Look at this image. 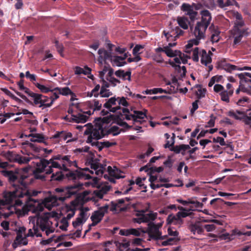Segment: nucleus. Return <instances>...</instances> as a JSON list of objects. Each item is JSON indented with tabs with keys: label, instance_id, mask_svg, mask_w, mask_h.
Masks as SVG:
<instances>
[{
	"label": "nucleus",
	"instance_id": "f257e3e1",
	"mask_svg": "<svg viewBox=\"0 0 251 251\" xmlns=\"http://www.w3.org/2000/svg\"><path fill=\"white\" fill-rule=\"evenodd\" d=\"M82 184H75L65 188H57L55 189L56 192L60 193L59 196L50 195L46 198L43 203L44 206L49 210L52 207L58 206L59 202H63L66 199L71 197L77 194L78 189L81 188Z\"/></svg>",
	"mask_w": 251,
	"mask_h": 251
},
{
	"label": "nucleus",
	"instance_id": "f03ea898",
	"mask_svg": "<svg viewBox=\"0 0 251 251\" xmlns=\"http://www.w3.org/2000/svg\"><path fill=\"white\" fill-rule=\"evenodd\" d=\"M201 20L197 23L193 31L196 38L190 40L185 46L186 49H190L193 45H198L200 43L199 41L205 37V31L210 25L212 17L211 13L207 10H201Z\"/></svg>",
	"mask_w": 251,
	"mask_h": 251
},
{
	"label": "nucleus",
	"instance_id": "7ed1b4c3",
	"mask_svg": "<svg viewBox=\"0 0 251 251\" xmlns=\"http://www.w3.org/2000/svg\"><path fill=\"white\" fill-rule=\"evenodd\" d=\"M236 21L232 29L230 30L231 36L234 38L233 45L239 43L244 35H248V28L244 27L245 23L241 14L237 13Z\"/></svg>",
	"mask_w": 251,
	"mask_h": 251
},
{
	"label": "nucleus",
	"instance_id": "20e7f679",
	"mask_svg": "<svg viewBox=\"0 0 251 251\" xmlns=\"http://www.w3.org/2000/svg\"><path fill=\"white\" fill-rule=\"evenodd\" d=\"M15 191H19L22 192L26 191L27 192L26 195L23 194L22 195V197H17L15 201V204L16 206H22V205L24 203L27 207L31 208L35 206V203L37 202V201L32 199L31 197L37 196L38 193V192L34 191L31 193L26 189V186L25 187H19L18 188H16Z\"/></svg>",
	"mask_w": 251,
	"mask_h": 251
},
{
	"label": "nucleus",
	"instance_id": "39448f33",
	"mask_svg": "<svg viewBox=\"0 0 251 251\" xmlns=\"http://www.w3.org/2000/svg\"><path fill=\"white\" fill-rule=\"evenodd\" d=\"M3 175L8 178L9 181L11 183L18 182L19 183L18 186H16L15 184H13V185L16 188L20 187H25L27 185V183L25 181V179L27 178V176L26 175H21L17 172H14L12 171H2Z\"/></svg>",
	"mask_w": 251,
	"mask_h": 251
},
{
	"label": "nucleus",
	"instance_id": "423d86ee",
	"mask_svg": "<svg viewBox=\"0 0 251 251\" xmlns=\"http://www.w3.org/2000/svg\"><path fill=\"white\" fill-rule=\"evenodd\" d=\"M85 175L82 172L78 170L75 171H69L66 174H63L60 170L51 175V180L61 181L66 177L69 180H75L77 179L82 178Z\"/></svg>",
	"mask_w": 251,
	"mask_h": 251
},
{
	"label": "nucleus",
	"instance_id": "0eeeda50",
	"mask_svg": "<svg viewBox=\"0 0 251 251\" xmlns=\"http://www.w3.org/2000/svg\"><path fill=\"white\" fill-rule=\"evenodd\" d=\"M27 192L25 191H13L12 192H7L4 194L3 198L4 200L0 199V209L2 208V206L7 204H13L16 206L15 204V201L17 197H22V195L24 194H26Z\"/></svg>",
	"mask_w": 251,
	"mask_h": 251
},
{
	"label": "nucleus",
	"instance_id": "6e6552de",
	"mask_svg": "<svg viewBox=\"0 0 251 251\" xmlns=\"http://www.w3.org/2000/svg\"><path fill=\"white\" fill-rule=\"evenodd\" d=\"M89 133H90V135L88 137L87 142L92 144L93 143L92 142L93 139L99 140L106 136L105 134V127H103L101 125H99L91 131L87 130L85 131V134H89Z\"/></svg>",
	"mask_w": 251,
	"mask_h": 251
},
{
	"label": "nucleus",
	"instance_id": "1a4fd4ad",
	"mask_svg": "<svg viewBox=\"0 0 251 251\" xmlns=\"http://www.w3.org/2000/svg\"><path fill=\"white\" fill-rule=\"evenodd\" d=\"M228 115L233 117L236 120H242L247 125H250L251 128V110H248L247 113L239 110H230Z\"/></svg>",
	"mask_w": 251,
	"mask_h": 251
},
{
	"label": "nucleus",
	"instance_id": "9d476101",
	"mask_svg": "<svg viewBox=\"0 0 251 251\" xmlns=\"http://www.w3.org/2000/svg\"><path fill=\"white\" fill-rule=\"evenodd\" d=\"M142 231L143 233H147L148 234L149 237L148 240L149 241L151 240L157 241L158 238H160L161 234H162L161 231L156 227L155 224L152 222H149L148 224L147 229Z\"/></svg>",
	"mask_w": 251,
	"mask_h": 251
},
{
	"label": "nucleus",
	"instance_id": "9b49d317",
	"mask_svg": "<svg viewBox=\"0 0 251 251\" xmlns=\"http://www.w3.org/2000/svg\"><path fill=\"white\" fill-rule=\"evenodd\" d=\"M48 162L45 159H41L39 162L36 163V167L33 172L35 179H45V176L41 174L45 171L47 172V170L48 169Z\"/></svg>",
	"mask_w": 251,
	"mask_h": 251
},
{
	"label": "nucleus",
	"instance_id": "f8f14e48",
	"mask_svg": "<svg viewBox=\"0 0 251 251\" xmlns=\"http://www.w3.org/2000/svg\"><path fill=\"white\" fill-rule=\"evenodd\" d=\"M106 102L103 104V107L112 113H116L120 110L121 107L118 105V99L116 96L105 100Z\"/></svg>",
	"mask_w": 251,
	"mask_h": 251
},
{
	"label": "nucleus",
	"instance_id": "ddd939ff",
	"mask_svg": "<svg viewBox=\"0 0 251 251\" xmlns=\"http://www.w3.org/2000/svg\"><path fill=\"white\" fill-rule=\"evenodd\" d=\"M109 206L107 204H105L103 206H101L99 208L98 210L95 211L91 216V220H95L96 221H99L100 223L102 220L105 213L108 212Z\"/></svg>",
	"mask_w": 251,
	"mask_h": 251
},
{
	"label": "nucleus",
	"instance_id": "4468645a",
	"mask_svg": "<svg viewBox=\"0 0 251 251\" xmlns=\"http://www.w3.org/2000/svg\"><path fill=\"white\" fill-rule=\"evenodd\" d=\"M180 9L185 13V15L189 16L191 20H194L198 15V12L194 11L192 6L188 3H183Z\"/></svg>",
	"mask_w": 251,
	"mask_h": 251
},
{
	"label": "nucleus",
	"instance_id": "2eb2a0df",
	"mask_svg": "<svg viewBox=\"0 0 251 251\" xmlns=\"http://www.w3.org/2000/svg\"><path fill=\"white\" fill-rule=\"evenodd\" d=\"M98 54L99 56L98 61L100 64H102L103 62H105L106 60L111 61L113 58V56L112 55V52L108 51L104 49H99Z\"/></svg>",
	"mask_w": 251,
	"mask_h": 251
},
{
	"label": "nucleus",
	"instance_id": "dca6fc26",
	"mask_svg": "<svg viewBox=\"0 0 251 251\" xmlns=\"http://www.w3.org/2000/svg\"><path fill=\"white\" fill-rule=\"evenodd\" d=\"M50 222L47 215H44L39 218L37 221V225H39L42 231H45L50 226Z\"/></svg>",
	"mask_w": 251,
	"mask_h": 251
},
{
	"label": "nucleus",
	"instance_id": "f3484780",
	"mask_svg": "<svg viewBox=\"0 0 251 251\" xmlns=\"http://www.w3.org/2000/svg\"><path fill=\"white\" fill-rule=\"evenodd\" d=\"M27 95L30 97L33 100V102H31L30 104L35 105L38 104L41 105L42 99L44 98L43 95L34 93L31 91H30Z\"/></svg>",
	"mask_w": 251,
	"mask_h": 251
},
{
	"label": "nucleus",
	"instance_id": "a211bd4d",
	"mask_svg": "<svg viewBox=\"0 0 251 251\" xmlns=\"http://www.w3.org/2000/svg\"><path fill=\"white\" fill-rule=\"evenodd\" d=\"M166 223L167 225H181L183 223V220L177 218V214L176 215L171 214L168 215Z\"/></svg>",
	"mask_w": 251,
	"mask_h": 251
},
{
	"label": "nucleus",
	"instance_id": "6ab92c4d",
	"mask_svg": "<svg viewBox=\"0 0 251 251\" xmlns=\"http://www.w3.org/2000/svg\"><path fill=\"white\" fill-rule=\"evenodd\" d=\"M200 224V222L199 221L194 224H191L189 225L188 228L194 234L196 232L199 234H202L204 232V229Z\"/></svg>",
	"mask_w": 251,
	"mask_h": 251
},
{
	"label": "nucleus",
	"instance_id": "aec40b11",
	"mask_svg": "<svg viewBox=\"0 0 251 251\" xmlns=\"http://www.w3.org/2000/svg\"><path fill=\"white\" fill-rule=\"evenodd\" d=\"M190 149L189 145L181 144L179 146H173L170 148V151L175 152L176 153H181L182 155L185 154V151L186 150Z\"/></svg>",
	"mask_w": 251,
	"mask_h": 251
},
{
	"label": "nucleus",
	"instance_id": "412c9836",
	"mask_svg": "<svg viewBox=\"0 0 251 251\" xmlns=\"http://www.w3.org/2000/svg\"><path fill=\"white\" fill-rule=\"evenodd\" d=\"M219 67L230 73L234 70H238V67L226 62L225 60L222 61L219 64Z\"/></svg>",
	"mask_w": 251,
	"mask_h": 251
},
{
	"label": "nucleus",
	"instance_id": "4be33fe9",
	"mask_svg": "<svg viewBox=\"0 0 251 251\" xmlns=\"http://www.w3.org/2000/svg\"><path fill=\"white\" fill-rule=\"evenodd\" d=\"M115 145H116V142H110L109 141L103 142H99L98 141H96L92 143V145L93 146H97L100 151H101L104 147L109 148Z\"/></svg>",
	"mask_w": 251,
	"mask_h": 251
},
{
	"label": "nucleus",
	"instance_id": "5701e85b",
	"mask_svg": "<svg viewBox=\"0 0 251 251\" xmlns=\"http://www.w3.org/2000/svg\"><path fill=\"white\" fill-rule=\"evenodd\" d=\"M72 117L73 119L72 120L76 123H84L88 119L87 116L80 113L75 115H72Z\"/></svg>",
	"mask_w": 251,
	"mask_h": 251
},
{
	"label": "nucleus",
	"instance_id": "b1692460",
	"mask_svg": "<svg viewBox=\"0 0 251 251\" xmlns=\"http://www.w3.org/2000/svg\"><path fill=\"white\" fill-rule=\"evenodd\" d=\"M52 91H58L59 94L63 96H75V93H73L68 87L63 88L56 87L54 88Z\"/></svg>",
	"mask_w": 251,
	"mask_h": 251
},
{
	"label": "nucleus",
	"instance_id": "393cba45",
	"mask_svg": "<svg viewBox=\"0 0 251 251\" xmlns=\"http://www.w3.org/2000/svg\"><path fill=\"white\" fill-rule=\"evenodd\" d=\"M215 26L212 24H211L209 29L211 31L212 35L211 37V41L212 42H218L219 41L220 37H219V34L220 32L217 30L215 29Z\"/></svg>",
	"mask_w": 251,
	"mask_h": 251
},
{
	"label": "nucleus",
	"instance_id": "a878e982",
	"mask_svg": "<svg viewBox=\"0 0 251 251\" xmlns=\"http://www.w3.org/2000/svg\"><path fill=\"white\" fill-rule=\"evenodd\" d=\"M212 61V59L210 56L207 53L205 50H202L201 51V64L207 66L209 63H210Z\"/></svg>",
	"mask_w": 251,
	"mask_h": 251
},
{
	"label": "nucleus",
	"instance_id": "bb28decb",
	"mask_svg": "<svg viewBox=\"0 0 251 251\" xmlns=\"http://www.w3.org/2000/svg\"><path fill=\"white\" fill-rule=\"evenodd\" d=\"M233 90H230L229 91L224 90L220 93L221 99L222 101L229 102V97L231 96L233 94Z\"/></svg>",
	"mask_w": 251,
	"mask_h": 251
},
{
	"label": "nucleus",
	"instance_id": "cd10ccee",
	"mask_svg": "<svg viewBox=\"0 0 251 251\" xmlns=\"http://www.w3.org/2000/svg\"><path fill=\"white\" fill-rule=\"evenodd\" d=\"M115 118V115L109 114L108 116L103 118H99L98 120L100 122V124L99 125H101L103 126L104 124H108L111 122H114Z\"/></svg>",
	"mask_w": 251,
	"mask_h": 251
},
{
	"label": "nucleus",
	"instance_id": "c85d7f7f",
	"mask_svg": "<svg viewBox=\"0 0 251 251\" xmlns=\"http://www.w3.org/2000/svg\"><path fill=\"white\" fill-rule=\"evenodd\" d=\"M122 130V129L120 130L119 127L117 126H114L108 129H106L105 128V134L106 135H108L109 134H112L113 136H117L121 132V131Z\"/></svg>",
	"mask_w": 251,
	"mask_h": 251
},
{
	"label": "nucleus",
	"instance_id": "c756f323",
	"mask_svg": "<svg viewBox=\"0 0 251 251\" xmlns=\"http://www.w3.org/2000/svg\"><path fill=\"white\" fill-rule=\"evenodd\" d=\"M18 154L11 151L2 153V156L10 162L16 161Z\"/></svg>",
	"mask_w": 251,
	"mask_h": 251
},
{
	"label": "nucleus",
	"instance_id": "7c9ffc66",
	"mask_svg": "<svg viewBox=\"0 0 251 251\" xmlns=\"http://www.w3.org/2000/svg\"><path fill=\"white\" fill-rule=\"evenodd\" d=\"M143 93L147 95L151 94H156L157 93H169L166 90L163 89L161 88H154L150 90L147 89Z\"/></svg>",
	"mask_w": 251,
	"mask_h": 251
},
{
	"label": "nucleus",
	"instance_id": "2f4dec72",
	"mask_svg": "<svg viewBox=\"0 0 251 251\" xmlns=\"http://www.w3.org/2000/svg\"><path fill=\"white\" fill-rule=\"evenodd\" d=\"M141 212H142L141 214H137V216H140L139 217L133 219V222L134 223L138 224H141L142 223H148V220L144 215V213L146 212V211L143 210Z\"/></svg>",
	"mask_w": 251,
	"mask_h": 251
},
{
	"label": "nucleus",
	"instance_id": "473e14b6",
	"mask_svg": "<svg viewBox=\"0 0 251 251\" xmlns=\"http://www.w3.org/2000/svg\"><path fill=\"white\" fill-rule=\"evenodd\" d=\"M38 227L34 225L32 229H28V233L26 234L25 236L26 237H33L34 235H36L37 237H42V234L38 233Z\"/></svg>",
	"mask_w": 251,
	"mask_h": 251
},
{
	"label": "nucleus",
	"instance_id": "72a5a7b5",
	"mask_svg": "<svg viewBox=\"0 0 251 251\" xmlns=\"http://www.w3.org/2000/svg\"><path fill=\"white\" fill-rule=\"evenodd\" d=\"M111 62L113 66L118 67L123 66L126 64V61L121 60L119 56H114Z\"/></svg>",
	"mask_w": 251,
	"mask_h": 251
},
{
	"label": "nucleus",
	"instance_id": "f704fd0d",
	"mask_svg": "<svg viewBox=\"0 0 251 251\" xmlns=\"http://www.w3.org/2000/svg\"><path fill=\"white\" fill-rule=\"evenodd\" d=\"M177 23L179 25L183 28L186 29L188 28V26L187 24V19L184 17H178L177 19Z\"/></svg>",
	"mask_w": 251,
	"mask_h": 251
},
{
	"label": "nucleus",
	"instance_id": "c9c22d12",
	"mask_svg": "<svg viewBox=\"0 0 251 251\" xmlns=\"http://www.w3.org/2000/svg\"><path fill=\"white\" fill-rule=\"evenodd\" d=\"M163 33L166 37L167 41H175L176 38V33L174 32V30H171L170 32L163 31Z\"/></svg>",
	"mask_w": 251,
	"mask_h": 251
},
{
	"label": "nucleus",
	"instance_id": "e433bc0d",
	"mask_svg": "<svg viewBox=\"0 0 251 251\" xmlns=\"http://www.w3.org/2000/svg\"><path fill=\"white\" fill-rule=\"evenodd\" d=\"M123 114L121 112H119V114L117 115H115V118L114 119V122L116 123L120 126H124V125H127V123L123 121L124 119L122 118Z\"/></svg>",
	"mask_w": 251,
	"mask_h": 251
},
{
	"label": "nucleus",
	"instance_id": "4c0bfd02",
	"mask_svg": "<svg viewBox=\"0 0 251 251\" xmlns=\"http://www.w3.org/2000/svg\"><path fill=\"white\" fill-rule=\"evenodd\" d=\"M122 112L123 119H126V120H131L132 117H133V115L132 114H130V111L128 108L124 107L122 108Z\"/></svg>",
	"mask_w": 251,
	"mask_h": 251
},
{
	"label": "nucleus",
	"instance_id": "58836bf2",
	"mask_svg": "<svg viewBox=\"0 0 251 251\" xmlns=\"http://www.w3.org/2000/svg\"><path fill=\"white\" fill-rule=\"evenodd\" d=\"M35 139L31 138L30 139L31 142H39L45 143V137L42 134L39 133H35L34 136Z\"/></svg>",
	"mask_w": 251,
	"mask_h": 251
},
{
	"label": "nucleus",
	"instance_id": "ea45409f",
	"mask_svg": "<svg viewBox=\"0 0 251 251\" xmlns=\"http://www.w3.org/2000/svg\"><path fill=\"white\" fill-rule=\"evenodd\" d=\"M99 160L97 159H94L93 158H91L89 161L91 168L94 170L99 169L101 164L99 163Z\"/></svg>",
	"mask_w": 251,
	"mask_h": 251
},
{
	"label": "nucleus",
	"instance_id": "a19ab883",
	"mask_svg": "<svg viewBox=\"0 0 251 251\" xmlns=\"http://www.w3.org/2000/svg\"><path fill=\"white\" fill-rule=\"evenodd\" d=\"M53 168L59 169L61 168V166L57 162L54 161L52 162V164L50 165L48 169L47 170L46 174H54L55 173H53Z\"/></svg>",
	"mask_w": 251,
	"mask_h": 251
},
{
	"label": "nucleus",
	"instance_id": "79ce46f5",
	"mask_svg": "<svg viewBox=\"0 0 251 251\" xmlns=\"http://www.w3.org/2000/svg\"><path fill=\"white\" fill-rule=\"evenodd\" d=\"M43 97L44 98L42 99V104L41 105H39V107H49L51 106V105L53 104V102L52 100H50V103H48V102L49 101L50 99V98H49L47 96H45L43 95Z\"/></svg>",
	"mask_w": 251,
	"mask_h": 251
},
{
	"label": "nucleus",
	"instance_id": "37998d69",
	"mask_svg": "<svg viewBox=\"0 0 251 251\" xmlns=\"http://www.w3.org/2000/svg\"><path fill=\"white\" fill-rule=\"evenodd\" d=\"M70 158V156L69 155H63L62 160V161L63 163V164H65V163H67L69 166L74 165L75 167H77V163L76 161H71Z\"/></svg>",
	"mask_w": 251,
	"mask_h": 251
},
{
	"label": "nucleus",
	"instance_id": "c03bdc74",
	"mask_svg": "<svg viewBox=\"0 0 251 251\" xmlns=\"http://www.w3.org/2000/svg\"><path fill=\"white\" fill-rule=\"evenodd\" d=\"M196 87H199L198 91L196 92V96L198 100L201 99L205 97V94L206 90L204 88L202 89L200 85H197Z\"/></svg>",
	"mask_w": 251,
	"mask_h": 251
},
{
	"label": "nucleus",
	"instance_id": "a18cd8bd",
	"mask_svg": "<svg viewBox=\"0 0 251 251\" xmlns=\"http://www.w3.org/2000/svg\"><path fill=\"white\" fill-rule=\"evenodd\" d=\"M191 209H189L188 211H182L178 212L177 214V218H179L180 219H182V218H185L187 216H190L193 215L194 214L193 212H189V211Z\"/></svg>",
	"mask_w": 251,
	"mask_h": 251
},
{
	"label": "nucleus",
	"instance_id": "49530a36",
	"mask_svg": "<svg viewBox=\"0 0 251 251\" xmlns=\"http://www.w3.org/2000/svg\"><path fill=\"white\" fill-rule=\"evenodd\" d=\"M238 76L240 79L246 82V80H249V79H251V74L250 73H244L238 74Z\"/></svg>",
	"mask_w": 251,
	"mask_h": 251
},
{
	"label": "nucleus",
	"instance_id": "de8ad7c7",
	"mask_svg": "<svg viewBox=\"0 0 251 251\" xmlns=\"http://www.w3.org/2000/svg\"><path fill=\"white\" fill-rule=\"evenodd\" d=\"M17 157L16 162H18L19 164L27 163L31 159V158L30 157L23 156L18 154Z\"/></svg>",
	"mask_w": 251,
	"mask_h": 251
},
{
	"label": "nucleus",
	"instance_id": "09e8293b",
	"mask_svg": "<svg viewBox=\"0 0 251 251\" xmlns=\"http://www.w3.org/2000/svg\"><path fill=\"white\" fill-rule=\"evenodd\" d=\"M146 112H147V110H145L144 112L141 111L133 110L134 115H135V116L134 117L139 119H143L147 117Z\"/></svg>",
	"mask_w": 251,
	"mask_h": 251
},
{
	"label": "nucleus",
	"instance_id": "8fccbe9b",
	"mask_svg": "<svg viewBox=\"0 0 251 251\" xmlns=\"http://www.w3.org/2000/svg\"><path fill=\"white\" fill-rule=\"evenodd\" d=\"M35 86L38 88L41 92L43 93H48L49 92H53L52 91V90H50L49 88H48L47 87L43 85H42L39 83H36L34 84Z\"/></svg>",
	"mask_w": 251,
	"mask_h": 251
},
{
	"label": "nucleus",
	"instance_id": "3c124183",
	"mask_svg": "<svg viewBox=\"0 0 251 251\" xmlns=\"http://www.w3.org/2000/svg\"><path fill=\"white\" fill-rule=\"evenodd\" d=\"M118 99V105H122L125 107H127L129 105L128 102L126 101V98L124 97H117Z\"/></svg>",
	"mask_w": 251,
	"mask_h": 251
},
{
	"label": "nucleus",
	"instance_id": "603ef678",
	"mask_svg": "<svg viewBox=\"0 0 251 251\" xmlns=\"http://www.w3.org/2000/svg\"><path fill=\"white\" fill-rule=\"evenodd\" d=\"M142 230H144V229L141 228H130V235H133L135 236H140L141 233H143L142 231Z\"/></svg>",
	"mask_w": 251,
	"mask_h": 251
},
{
	"label": "nucleus",
	"instance_id": "864d4df0",
	"mask_svg": "<svg viewBox=\"0 0 251 251\" xmlns=\"http://www.w3.org/2000/svg\"><path fill=\"white\" fill-rule=\"evenodd\" d=\"M169 63L173 67H175L176 70L178 72H181V70H182L183 72H187L186 68L184 66L181 67L179 65H176L173 61L170 60L169 61Z\"/></svg>",
	"mask_w": 251,
	"mask_h": 251
},
{
	"label": "nucleus",
	"instance_id": "5fc2aeb1",
	"mask_svg": "<svg viewBox=\"0 0 251 251\" xmlns=\"http://www.w3.org/2000/svg\"><path fill=\"white\" fill-rule=\"evenodd\" d=\"M24 144L28 145L32 150H33L36 152H39L42 149V148L37 147L34 144L30 143L28 141L25 142Z\"/></svg>",
	"mask_w": 251,
	"mask_h": 251
},
{
	"label": "nucleus",
	"instance_id": "6e6d98bb",
	"mask_svg": "<svg viewBox=\"0 0 251 251\" xmlns=\"http://www.w3.org/2000/svg\"><path fill=\"white\" fill-rule=\"evenodd\" d=\"M175 134L173 133V136L170 140H167L166 144L164 145L165 148H171L175 144Z\"/></svg>",
	"mask_w": 251,
	"mask_h": 251
},
{
	"label": "nucleus",
	"instance_id": "4d7b16f0",
	"mask_svg": "<svg viewBox=\"0 0 251 251\" xmlns=\"http://www.w3.org/2000/svg\"><path fill=\"white\" fill-rule=\"evenodd\" d=\"M217 2L220 8H224L231 5V0H226L225 2L223 0H217Z\"/></svg>",
	"mask_w": 251,
	"mask_h": 251
},
{
	"label": "nucleus",
	"instance_id": "13d9d810",
	"mask_svg": "<svg viewBox=\"0 0 251 251\" xmlns=\"http://www.w3.org/2000/svg\"><path fill=\"white\" fill-rule=\"evenodd\" d=\"M144 215L145 217L147 219L148 222H149L150 221L155 220L157 218V213H153L152 212H151V213L148 214H145L144 213Z\"/></svg>",
	"mask_w": 251,
	"mask_h": 251
},
{
	"label": "nucleus",
	"instance_id": "bf43d9fd",
	"mask_svg": "<svg viewBox=\"0 0 251 251\" xmlns=\"http://www.w3.org/2000/svg\"><path fill=\"white\" fill-rule=\"evenodd\" d=\"M89 210V208L88 207H85L84 208H82L80 209V212L79 213V217L78 218H81V219L84 222H85L87 220L86 217V212Z\"/></svg>",
	"mask_w": 251,
	"mask_h": 251
},
{
	"label": "nucleus",
	"instance_id": "052dcab7",
	"mask_svg": "<svg viewBox=\"0 0 251 251\" xmlns=\"http://www.w3.org/2000/svg\"><path fill=\"white\" fill-rule=\"evenodd\" d=\"M177 241V240L176 238V237L169 238L167 240L162 242L161 246H166L169 245H172L173 244V242H176Z\"/></svg>",
	"mask_w": 251,
	"mask_h": 251
},
{
	"label": "nucleus",
	"instance_id": "680f3d73",
	"mask_svg": "<svg viewBox=\"0 0 251 251\" xmlns=\"http://www.w3.org/2000/svg\"><path fill=\"white\" fill-rule=\"evenodd\" d=\"M210 119L207 123V125L205 126V127H213L215 125V121L216 119V117L214 116L213 114H211L210 116Z\"/></svg>",
	"mask_w": 251,
	"mask_h": 251
},
{
	"label": "nucleus",
	"instance_id": "e2e57ef3",
	"mask_svg": "<svg viewBox=\"0 0 251 251\" xmlns=\"http://www.w3.org/2000/svg\"><path fill=\"white\" fill-rule=\"evenodd\" d=\"M18 85L20 90L24 91L27 94H28L30 91L29 89L24 86V80L22 79L18 82Z\"/></svg>",
	"mask_w": 251,
	"mask_h": 251
},
{
	"label": "nucleus",
	"instance_id": "0e129e2a",
	"mask_svg": "<svg viewBox=\"0 0 251 251\" xmlns=\"http://www.w3.org/2000/svg\"><path fill=\"white\" fill-rule=\"evenodd\" d=\"M55 46L58 53L62 56V53L64 50L63 45L62 44H60L58 41L56 40L55 42Z\"/></svg>",
	"mask_w": 251,
	"mask_h": 251
},
{
	"label": "nucleus",
	"instance_id": "69168bd1",
	"mask_svg": "<svg viewBox=\"0 0 251 251\" xmlns=\"http://www.w3.org/2000/svg\"><path fill=\"white\" fill-rule=\"evenodd\" d=\"M144 49V46L141 45H136L133 48L132 53L134 55H139L141 53L140 51Z\"/></svg>",
	"mask_w": 251,
	"mask_h": 251
},
{
	"label": "nucleus",
	"instance_id": "338daca9",
	"mask_svg": "<svg viewBox=\"0 0 251 251\" xmlns=\"http://www.w3.org/2000/svg\"><path fill=\"white\" fill-rule=\"evenodd\" d=\"M93 112L95 111H99L101 109V104L100 103L99 101L97 100H93Z\"/></svg>",
	"mask_w": 251,
	"mask_h": 251
},
{
	"label": "nucleus",
	"instance_id": "774afa93",
	"mask_svg": "<svg viewBox=\"0 0 251 251\" xmlns=\"http://www.w3.org/2000/svg\"><path fill=\"white\" fill-rule=\"evenodd\" d=\"M192 59L195 62L199 61V48L196 47L193 51Z\"/></svg>",
	"mask_w": 251,
	"mask_h": 251
}]
</instances>
